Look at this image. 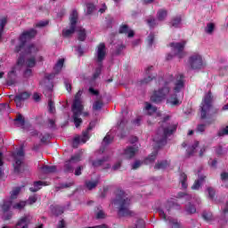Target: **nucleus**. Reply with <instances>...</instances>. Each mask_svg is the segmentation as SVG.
I'll return each instance as SVG.
<instances>
[{"instance_id": "c9c22d12", "label": "nucleus", "mask_w": 228, "mask_h": 228, "mask_svg": "<svg viewBox=\"0 0 228 228\" xmlns=\"http://www.w3.org/2000/svg\"><path fill=\"white\" fill-rule=\"evenodd\" d=\"M26 60V53H23L22 51L20 52V57L17 60V65L22 67V65H24Z\"/></svg>"}, {"instance_id": "0e129e2a", "label": "nucleus", "mask_w": 228, "mask_h": 228, "mask_svg": "<svg viewBox=\"0 0 228 228\" xmlns=\"http://www.w3.org/2000/svg\"><path fill=\"white\" fill-rule=\"evenodd\" d=\"M142 167V161L135 160V162L132 165V169L136 170Z\"/></svg>"}, {"instance_id": "f257e3e1", "label": "nucleus", "mask_w": 228, "mask_h": 228, "mask_svg": "<svg viewBox=\"0 0 228 228\" xmlns=\"http://www.w3.org/2000/svg\"><path fill=\"white\" fill-rule=\"evenodd\" d=\"M168 118H170L168 116L164 118L161 126L159 127L157 131V138L154 139V142H156L159 149H161V147L167 145V140H168V136H172V134L177 131V124H167V120H168Z\"/></svg>"}, {"instance_id": "a19ab883", "label": "nucleus", "mask_w": 228, "mask_h": 228, "mask_svg": "<svg viewBox=\"0 0 228 228\" xmlns=\"http://www.w3.org/2000/svg\"><path fill=\"white\" fill-rule=\"evenodd\" d=\"M202 182H204V176H201L200 179L194 182L193 185L191 186V190H199Z\"/></svg>"}, {"instance_id": "aec40b11", "label": "nucleus", "mask_w": 228, "mask_h": 228, "mask_svg": "<svg viewBox=\"0 0 228 228\" xmlns=\"http://www.w3.org/2000/svg\"><path fill=\"white\" fill-rule=\"evenodd\" d=\"M50 209L55 216H60L61 215H63L65 212V208L60 206V205H51Z\"/></svg>"}, {"instance_id": "b1692460", "label": "nucleus", "mask_w": 228, "mask_h": 228, "mask_svg": "<svg viewBox=\"0 0 228 228\" xmlns=\"http://www.w3.org/2000/svg\"><path fill=\"white\" fill-rule=\"evenodd\" d=\"M43 174H54L56 173V166L45 165L41 167Z\"/></svg>"}, {"instance_id": "72a5a7b5", "label": "nucleus", "mask_w": 228, "mask_h": 228, "mask_svg": "<svg viewBox=\"0 0 228 228\" xmlns=\"http://www.w3.org/2000/svg\"><path fill=\"white\" fill-rule=\"evenodd\" d=\"M182 20L183 19L181 18V16H175L171 20V26L173 28H179V24H181Z\"/></svg>"}, {"instance_id": "c85d7f7f", "label": "nucleus", "mask_w": 228, "mask_h": 228, "mask_svg": "<svg viewBox=\"0 0 228 228\" xmlns=\"http://www.w3.org/2000/svg\"><path fill=\"white\" fill-rule=\"evenodd\" d=\"M188 181V175L185 173H181L180 175V183L182 184V188L186 190L188 188V183H186Z\"/></svg>"}, {"instance_id": "f8f14e48", "label": "nucleus", "mask_w": 228, "mask_h": 228, "mask_svg": "<svg viewBox=\"0 0 228 228\" xmlns=\"http://www.w3.org/2000/svg\"><path fill=\"white\" fill-rule=\"evenodd\" d=\"M77 18H78L77 11L73 10L69 17L70 28L69 29L63 30L62 32L63 37H70V35L75 33L76 26L77 24Z\"/></svg>"}, {"instance_id": "37998d69", "label": "nucleus", "mask_w": 228, "mask_h": 228, "mask_svg": "<svg viewBox=\"0 0 228 228\" xmlns=\"http://www.w3.org/2000/svg\"><path fill=\"white\" fill-rule=\"evenodd\" d=\"M171 228H181V223L177 219H168Z\"/></svg>"}, {"instance_id": "c756f323", "label": "nucleus", "mask_w": 228, "mask_h": 228, "mask_svg": "<svg viewBox=\"0 0 228 228\" xmlns=\"http://www.w3.org/2000/svg\"><path fill=\"white\" fill-rule=\"evenodd\" d=\"M185 211L189 214V215H193L195 213H197V208H195V205L191 204V203H188L185 206Z\"/></svg>"}, {"instance_id": "f704fd0d", "label": "nucleus", "mask_w": 228, "mask_h": 228, "mask_svg": "<svg viewBox=\"0 0 228 228\" xmlns=\"http://www.w3.org/2000/svg\"><path fill=\"white\" fill-rule=\"evenodd\" d=\"M146 22H147V24H148V26H149V28H150L151 29H153V28H156V26H158V23H157L155 18L152 17V16H151L150 18H148L147 20H146Z\"/></svg>"}, {"instance_id": "9d476101", "label": "nucleus", "mask_w": 228, "mask_h": 228, "mask_svg": "<svg viewBox=\"0 0 228 228\" xmlns=\"http://www.w3.org/2000/svg\"><path fill=\"white\" fill-rule=\"evenodd\" d=\"M211 102H213V94L211 91L205 95L203 102H201L200 110H201V120H205L208 118V111L211 110Z\"/></svg>"}, {"instance_id": "6e6552de", "label": "nucleus", "mask_w": 228, "mask_h": 228, "mask_svg": "<svg viewBox=\"0 0 228 228\" xmlns=\"http://www.w3.org/2000/svg\"><path fill=\"white\" fill-rule=\"evenodd\" d=\"M170 47H172V53H167L166 60L167 61H170V60L174 59V56H177L178 58H184L185 53H184V45H186V42H182V43H171Z\"/></svg>"}, {"instance_id": "4c0bfd02", "label": "nucleus", "mask_w": 228, "mask_h": 228, "mask_svg": "<svg viewBox=\"0 0 228 228\" xmlns=\"http://www.w3.org/2000/svg\"><path fill=\"white\" fill-rule=\"evenodd\" d=\"M158 75H153V76H148L147 77L143 78L142 80L140 81L141 85H149L151 81H153V79H156Z\"/></svg>"}, {"instance_id": "4468645a", "label": "nucleus", "mask_w": 228, "mask_h": 228, "mask_svg": "<svg viewBox=\"0 0 228 228\" xmlns=\"http://www.w3.org/2000/svg\"><path fill=\"white\" fill-rule=\"evenodd\" d=\"M29 97H31V94L28 92H22V93H19L18 94H16L13 98L14 102L16 103L17 107L21 106V102L22 101H28V99H29Z\"/></svg>"}, {"instance_id": "864d4df0", "label": "nucleus", "mask_w": 228, "mask_h": 228, "mask_svg": "<svg viewBox=\"0 0 228 228\" xmlns=\"http://www.w3.org/2000/svg\"><path fill=\"white\" fill-rule=\"evenodd\" d=\"M154 38H156V37L154 36L153 33H151L148 37H147V44L150 47H152V44H154Z\"/></svg>"}, {"instance_id": "338daca9", "label": "nucleus", "mask_w": 228, "mask_h": 228, "mask_svg": "<svg viewBox=\"0 0 228 228\" xmlns=\"http://www.w3.org/2000/svg\"><path fill=\"white\" fill-rule=\"evenodd\" d=\"M81 138L79 136H77L73 139V148L77 149V145H79Z\"/></svg>"}, {"instance_id": "e2e57ef3", "label": "nucleus", "mask_w": 228, "mask_h": 228, "mask_svg": "<svg viewBox=\"0 0 228 228\" xmlns=\"http://www.w3.org/2000/svg\"><path fill=\"white\" fill-rule=\"evenodd\" d=\"M14 120L16 122H20L21 126H24V124H26V120L24 119V117H22L21 114H19L18 117Z\"/></svg>"}, {"instance_id": "7ed1b4c3", "label": "nucleus", "mask_w": 228, "mask_h": 228, "mask_svg": "<svg viewBox=\"0 0 228 228\" xmlns=\"http://www.w3.org/2000/svg\"><path fill=\"white\" fill-rule=\"evenodd\" d=\"M82 92L78 91L73 101V104L71 106V111L73 113V122L76 127H79L81 124H83V119L80 118L81 115H83V110H85V106H83V102H81Z\"/></svg>"}, {"instance_id": "603ef678", "label": "nucleus", "mask_w": 228, "mask_h": 228, "mask_svg": "<svg viewBox=\"0 0 228 228\" xmlns=\"http://www.w3.org/2000/svg\"><path fill=\"white\" fill-rule=\"evenodd\" d=\"M13 209H24L26 208V201H20L12 206Z\"/></svg>"}, {"instance_id": "ea45409f", "label": "nucleus", "mask_w": 228, "mask_h": 228, "mask_svg": "<svg viewBox=\"0 0 228 228\" xmlns=\"http://www.w3.org/2000/svg\"><path fill=\"white\" fill-rule=\"evenodd\" d=\"M102 106H104V103L101 101H96L94 102V103L93 104V110L94 111H99L101 110H102Z\"/></svg>"}, {"instance_id": "6e6d98bb", "label": "nucleus", "mask_w": 228, "mask_h": 228, "mask_svg": "<svg viewBox=\"0 0 228 228\" xmlns=\"http://www.w3.org/2000/svg\"><path fill=\"white\" fill-rule=\"evenodd\" d=\"M48 108L50 113H54L56 111V109L54 108V102L53 100L48 102Z\"/></svg>"}, {"instance_id": "bf43d9fd", "label": "nucleus", "mask_w": 228, "mask_h": 228, "mask_svg": "<svg viewBox=\"0 0 228 228\" xmlns=\"http://www.w3.org/2000/svg\"><path fill=\"white\" fill-rule=\"evenodd\" d=\"M71 186H74V182H69V183H61L59 188L63 190L65 188H70Z\"/></svg>"}, {"instance_id": "3c124183", "label": "nucleus", "mask_w": 228, "mask_h": 228, "mask_svg": "<svg viewBox=\"0 0 228 228\" xmlns=\"http://www.w3.org/2000/svg\"><path fill=\"white\" fill-rule=\"evenodd\" d=\"M71 163H79L81 161V155L76 154L71 156L70 159H69Z\"/></svg>"}, {"instance_id": "e433bc0d", "label": "nucleus", "mask_w": 228, "mask_h": 228, "mask_svg": "<svg viewBox=\"0 0 228 228\" xmlns=\"http://www.w3.org/2000/svg\"><path fill=\"white\" fill-rule=\"evenodd\" d=\"M64 63H65V59H60L55 64V67H54L55 72H60V70L63 69Z\"/></svg>"}, {"instance_id": "a878e982", "label": "nucleus", "mask_w": 228, "mask_h": 228, "mask_svg": "<svg viewBox=\"0 0 228 228\" xmlns=\"http://www.w3.org/2000/svg\"><path fill=\"white\" fill-rule=\"evenodd\" d=\"M156 158H158V151L152 152L151 155H149L144 160V165H150V163H154L156 161Z\"/></svg>"}, {"instance_id": "bb28decb", "label": "nucleus", "mask_w": 228, "mask_h": 228, "mask_svg": "<svg viewBox=\"0 0 228 228\" xmlns=\"http://www.w3.org/2000/svg\"><path fill=\"white\" fill-rule=\"evenodd\" d=\"M44 185L45 183L42 181L34 182V184H33L34 187H30L29 191H31L32 193H37L38 190H42V186Z\"/></svg>"}, {"instance_id": "0eeeda50", "label": "nucleus", "mask_w": 228, "mask_h": 228, "mask_svg": "<svg viewBox=\"0 0 228 228\" xmlns=\"http://www.w3.org/2000/svg\"><path fill=\"white\" fill-rule=\"evenodd\" d=\"M38 32L35 28H30L29 30H25L20 36V44L15 46L14 53H20L24 47H26V44H28V40H31L37 37Z\"/></svg>"}, {"instance_id": "8fccbe9b", "label": "nucleus", "mask_w": 228, "mask_h": 228, "mask_svg": "<svg viewBox=\"0 0 228 228\" xmlns=\"http://www.w3.org/2000/svg\"><path fill=\"white\" fill-rule=\"evenodd\" d=\"M125 48L126 46L124 45H118L116 47V51L114 52L115 56H120V54H122V51H124Z\"/></svg>"}, {"instance_id": "cd10ccee", "label": "nucleus", "mask_w": 228, "mask_h": 228, "mask_svg": "<svg viewBox=\"0 0 228 228\" xmlns=\"http://www.w3.org/2000/svg\"><path fill=\"white\" fill-rule=\"evenodd\" d=\"M63 170L65 174H72V172H74V167H72V162L69 160L65 161Z\"/></svg>"}, {"instance_id": "a211bd4d", "label": "nucleus", "mask_w": 228, "mask_h": 228, "mask_svg": "<svg viewBox=\"0 0 228 228\" xmlns=\"http://www.w3.org/2000/svg\"><path fill=\"white\" fill-rule=\"evenodd\" d=\"M118 33L119 35H127L128 38H133V37H134V31L129 29V25L126 24L119 26Z\"/></svg>"}, {"instance_id": "58836bf2", "label": "nucleus", "mask_w": 228, "mask_h": 228, "mask_svg": "<svg viewBox=\"0 0 228 228\" xmlns=\"http://www.w3.org/2000/svg\"><path fill=\"white\" fill-rule=\"evenodd\" d=\"M37 65V57L33 56L27 60V67L29 69L35 67Z\"/></svg>"}, {"instance_id": "9b49d317", "label": "nucleus", "mask_w": 228, "mask_h": 228, "mask_svg": "<svg viewBox=\"0 0 228 228\" xmlns=\"http://www.w3.org/2000/svg\"><path fill=\"white\" fill-rule=\"evenodd\" d=\"M189 65L192 70H200L204 67V61L202 55L194 53L189 58Z\"/></svg>"}, {"instance_id": "f03ea898", "label": "nucleus", "mask_w": 228, "mask_h": 228, "mask_svg": "<svg viewBox=\"0 0 228 228\" xmlns=\"http://www.w3.org/2000/svg\"><path fill=\"white\" fill-rule=\"evenodd\" d=\"M116 199L111 200V204L118 207L119 216H131L133 212L129 210L131 206V199L126 198V192L120 189L115 191Z\"/></svg>"}, {"instance_id": "a18cd8bd", "label": "nucleus", "mask_w": 228, "mask_h": 228, "mask_svg": "<svg viewBox=\"0 0 228 228\" xmlns=\"http://www.w3.org/2000/svg\"><path fill=\"white\" fill-rule=\"evenodd\" d=\"M97 184H99L98 181H94V182L87 181V182H86V186L89 190H94V188L97 187Z\"/></svg>"}, {"instance_id": "5fc2aeb1", "label": "nucleus", "mask_w": 228, "mask_h": 228, "mask_svg": "<svg viewBox=\"0 0 228 228\" xmlns=\"http://www.w3.org/2000/svg\"><path fill=\"white\" fill-rule=\"evenodd\" d=\"M87 15H92L94 13V11L95 10V5L94 4H87Z\"/></svg>"}, {"instance_id": "de8ad7c7", "label": "nucleus", "mask_w": 228, "mask_h": 228, "mask_svg": "<svg viewBox=\"0 0 228 228\" xmlns=\"http://www.w3.org/2000/svg\"><path fill=\"white\" fill-rule=\"evenodd\" d=\"M206 33L211 35L215 31V23H208L207 28H205Z\"/></svg>"}, {"instance_id": "79ce46f5", "label": "nucleus", "mask_w": 228, "mask_h": 228, "mask_svg": "<svg viewBox=\"0 0 228 228\" xmlns=\"http://www.w3.org/2000/svg\"><path fill=\"white\" fill-rule=\"evenodd\" d=\"M78 40L80 42L86 40V30H85V28L78 30Z\"/></svg>"}, {"instance_id": "2f4dec72", "label": "nucleus", "mask_w": 228, "mask_h": 228, "mask_svg": "<svg viewBox=\"0 0 228 228\" xmlns=\"http://www.w3.org/2000/svg\"><path fill=\"white\" fill-rule=\"evenodd\" d=\"M202 218L205 220V222H213V220H215L213 217V213L208 211L203 212Z\"/></svg>"}, {"instance_id": "412c9836", "label": "nucleus", "mask_w": 228, "mask_h": 228, "mask_svg": "<svg viewBox=\"0 0 228 228\" xmlns=\"http://www.w3.org/2000/svg\"><path fill=\"white\" fill-rule=\"evenodd\" d=\"M166 209L167 213H170V211H179L181 209V205L175 201H167L166 204Z\"/></svg>"}, {"instance_id": "69168bd1", "label": "nucleus", "mask_w": 228, "mask_h": 228, "mask_svg": "<svg viewBox=\"0 0 228 228\" xmlns=\"http://www.w3.org/2000/svg\"><path fill=\"white\" fill-rule=\"evenodd\" d=\"M196 131L197 133H204V131H206V125L204 124L198 125Z\"/></svg>"}, {"instance_id": "09e8293b", "label": "nucleus", "mask_w": 228, "mask_h": 228, "mask_svg": "<svg viewBox=\"0 0 228 228\" xmlns=\"http://www.w3.org/2000/svg\"><path fill=\"white\" fill-rule=\"evenodd\" d=\"M207 191L208 193L209 199L213 200L215 199V195H216V191H215V189L213 187H208L207 189Z\"/></svg>"}, {"instance_id": "dca6fc26", "label": "nucleus", "mask_w": 228, "mask_h": 228, "mask_svg": "<svg viewBox=\"0 0 228 228\" xmlns=\"http://www.w3.org/2000/svg\"><path fill=\"white\" fill-rule=\"evenodd\" d=\"M7 77L8 79L6 83L8 86H13V85L17 83V71L15 67H12V69L8 72Z\"/></svg>"}, {"instance_id": "4be33fe9", "label": "nucleus", "mask_w": 228, "mask_h": 228, "mask_svg": "<svg viewBox=\"0 0 228 228\" xmlns=\"http://www.w3.org/2000/svg\"><path fill=\"white\" fill-rule=\"evenodd\" d=\"M8 24V17L0 18V42H3V35H4V28Z\"/></svg>"}, {"instance_id": "7c9ffc66", "label": "nucleus", "mask_w": 228, "mask_h": 228, "mask_svg": "<svg viewBox=\"0 0 228 228\" xmlns=\"http://www.w3.org/2000/svg\"><path fill=\"white\" fill-rule=\"evenodd\" d=\"M197 147H199V142H196L194 143V145L189 147V149L187 150V158H191V156H193V154H195V149H197Z\"/></svg>"}, {"instance_id": "c03bdc74", "label": "nucleus", "mask_w": 228, "mask_h": 228, "mask_svg": "<svg viewBox=\"0 0 228 228\" xmlns=\"http://www.w3.org/2000/svg\"><path fill=\"white\" fill-rule=\"evenodd\" d=\"M19 193H20V187H16L11 191V200L17 199Z\"/></svg>"}, {"instance_id": "f3484780", "label": "nucleus", "mask_w": 228, "mask_h": 228, "mask_svg": "<svg viewBox=\"0 0 228 228\" xmlns=\"http://www.w3.org/2000/svg\"><path fill=\"white\" fill-rule=\"evenodd\" d=\"M94 127H95V122H90L86 130L82 132L81 142L83 143H86V142H88V140H90V131H92V129H94Z\"/></svg>"}, {"instance_id": "052dcab7", "label": "nucleus", "mask_w": 228, "mask_h": 228, "mask_svg": "<svg viewBox=\"0 0 228 228\" xmlns=\"http://www.w3.org/2000/svg\"><path fill=\"white\" fill-rule=\"evenodd\" d=\"M111 142H113V137H111V135H110V134H107L103 138V142L106 143V145H110V143H111Z\"/></svg>"}, {"instance_id": "4d7b16f0", "label": "nucleus", "mask_w": 228, "mask_h": 228, "mask_svg": "<svg viewBox=\"0 0 228 228\" xmlns=\"http://www.w3.org/2000/svg\"><path fill=\"white\" fill-rule=\"evenodd\" d=\"M45 26H49V20H40L36 24L37 28H45Z\"/></svg>"}, {"instance_id": "5701e85b", "label": "nucleus", "mask_w": 228, "mask_h": 228, "mask_svg": "<svg viewBox=\"0 0 228 228\" xmlns=\"http://www.w3.org/2000/svg\"><path fill=\"white\" fill-rule=\"evenodd\" d=\"M109 159V157H103L102 159L92 160V165L94 168H98V167H102L104 163H106V161H108Z\"/></svg>"}, {"instance_id": "39448f33", "label": "nucleus", "mask_w": 228, "mask_h": 228, "mask_svg": "<svg viewBox=\"0 0 228 228\" xmlns=\"http://www.w3.org/2000/svg\"><path fill=\"white\" fill-rule=\"evenodd\" d=\"M105 58H106V44L100 43L96 48V61L100 64H99V67H97L94 70V73L93 75V79H97V77L101 76V72H102V61H104Z\"/></svg>"}, {"instance_id": "1a4fd4ad", "label": "nucleus", "mask_w": 228, "mask_h": 228, "mask_svg": "<svg viewBox=\"0 0 228 228\" xmlns=\"http://www.w3.org/2000/svg\"><path fill=\"white\" fill-rule=\"evenodd\" d=\"M24 156V146H20L16 152L12 153V158L14 159L13 167L15 174H20V168H22Z\"/></svg>"}, {"instance_id": "20e7f679", "label": "nucleus", "mask_w": 228, "mask_h": 228, "mask_svg": "<svg viewBox=\"0 0 228 228\" xmlns=\"http://www.w3.org/2000/svg\"><path fill=\"white\" fill-rule=\"evenodd\" d=\"M183 88H184V75L179 74L176 76V80L175 82V94L167 100V104H169L171 108H175V106H181V104H183V102L179 100V97L177 96V94H179Z\"/></svg>"}, {"instance_id": "13d9d810", "label": "nucleus", "mask_w": 228, "mask_h": 228, "mask_svg": "<svg viewBox=\"0 0 228 228\" xmlns=\"http://www.w3.org/2000/svg\"><path fill=\"white\" fill-rule=\"evenodd\" d=\"M126 125H127V119L126 118H122L120 119V121L118 122V127L124 128V127H126Z\"/></svg>"}, {"instance_id": "774afa93", "label": "nucleus", "mask_w": 228, "mask_h": 228, "mask_svg": "<svg viewBox=\"0 0 228 228\" xmlns=\"http://www.w3.org/2000/svg\"><path fill=\"white\" fill-rule=\"evenodd\" d=\"M217 134L218 136H225V134H228V126L223 130L219 131Z\"/></svg>"}, {"instance_id": "423d86ee", "label": "nucleus", "mask_w": 228, "mask_h": 228, "mask_svg": "<svg viewBox=\"0 0 228 228\" xmlns=\"http://www.w3.org/2000/svg\"><path fill=\"white\" fill-rule=\"evenodd\" d=\"M170 82L166 81L162 87L153 91V94L151 96V102H154L155 104H160V102H163V101L168 97V94H170V86H168Z\"/></svg>"}, {"instance_id": "6ab92c4d", "label": "nucleus", "mask_w": 228, "mask_h": 228, "mask_svg": "<svg viewBox=\"0 0 228 228\" xmlns=\"http://www.w3.org/2000/svg\"><path fill=\"white\" fill-rule=\"evenodd\" d=\"M12 204H13V200H4L0 203V208L2 209V212L4 214L8 213V211H10V209H12Z\"/></svg>"}, {"instance_id": "473e14b6", "label": "nucleus", "mask_w": 228, "mask_h": 228, "mask_svg": "<svg viewBox=\"0 0 228 228\" xmlns=\"http://www.w3.org/2000/svg\"><path fill=\"white\" fill-rule=\"evenodd\" d=\"M168 14V12H167V10L165 9H161L157 12V19L158 20H165V18L167 17V15Z\"/></svg>"}, {"instance_id": "2eb2a0df", "label": "nucleus", "mask_w": 228, "mask_h": 228, "mask_svg": "<svg viewBox=\"0 0 228 228\" xmlns=\"http://www.w3.org/2000/svg\"><path fill=\"white\" fill-rule=\"evenodd\" d=\"M136 152H138V147L128 146L125 149L123 156L126 159H133L136 156Z\"/></svg>"}, {"instance_id": "393cba45", "label": "nucleus", "mask_w": 228, "mask_h": 228, "mask_svg": "<svg viewBox=\"0 0 228 228\" xmlns=\"http://www.w3.org/2000/svg\"><path fill=\"white\" fill-rule=\"evenodd\" d=\"M167 167H170V161L162 160L154 166L155 170H165Z\"/></svg>"}, {"instance_id": "49530a36", "label": "nucleus", "mask_w": 228, "mask_h": 228, "mask_svg": "<svg viewBox=\"0 0 228 228\" xmlns=\"http://www.w3.org/2000/svg\"><path fill=\"white\" fill-rule=\"evenodd\" d=\"M145 110L147 111H151V113H156V111H158V107L152 106V104L146 102Z\"/></svg>"}, {"instance_id": "ddd939ff", "label": "nucleus", "mask_w": 228, "mask_h": 228, "mask_svg": "<svg viewBox=\"0 0 228 228\" xmlns=\"http://www.w3.org/2000/svg\"><path fill=\"white\" fill-rule=\"evenodd\" d=\"M21 51H23L25 56L37 57V54L38 53V51H40V48H38L37 45L31 43L28 44L27 46H24Z\"/></svg>"}, {"instance_id": "680f3d73", "label": "nucleus", "mask_w": 228, "mask_h": 228, "mask_svg": "<svg viewBox=\"0 0 228 228\" xmlns=\"http://www.w3.org/2000/svg\"><path fill=\"white\" fill-rule=\"evenodd\" d=\"M37 200H38V198L37 197V194H35L33 196H29L28 202L31 206V205L35 204V202H37Z\"/></svg>"}]
</instances>
